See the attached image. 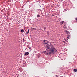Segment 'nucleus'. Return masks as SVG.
Instances as JSON below:
<instances>
[{"label": "nucleus", "instance_id": "1", "mask_svg": "<svg viewBox=\"0 0 77 77\" xmlns=\"http://www.w3.org/2000/svg\"><path fill=\"white\" fill-rule=\"evenodd\" d=\"M51 48H50L49 49H47L46 51H44V53H46V54H48V51H50V52H49L50 54H51L54 52V51L56 50V49L54 48V47L53 46V45H52L51 46Z\"/></svg>", "mask_w": 77, "mask_h": 77}, {"label": "nucleus", "instance_id": "2", "mask_svg": "<svg viewBox=\"0 0 77 77\" xmlns=\"http://www.w3.org/2000/svg\"><path fill=\"white\" fill-rule=\"evenodd\" d=\"M43 42L44 44H46V45L45 46V48L47 49H49L50 48V45L48 44L47 43H48L49 42L47 40H43Z\"/></svg>", "mask_w": 77, "mask_h": 77}, {"label": "nucleus", "instance_id": "3", "mask_svg": "<svg viewBox=\"0 0 77 77\" xmlns=\"http://www.w3.org/2000/svg\"><path fill=\"white\" fill-rule=\"evenodd\" d=\"M29 54V53L28 52H26L25 53V56H27Z\"/></svg>", "mask_w": 77, "mask_h": 77}, {"label": "nucleus", "instance_id": "4", "mask_svg": "<svg viewBox=\"0 0 77 77\" xmlns=\"http://www.w3.org/2000/svg\"><path fill=\"white\" fill-rule=\"evenodd\" d=\"M38 12L39 13V14H40V13H41V12L42 11L41 10L38 9Z\"/></svg>", "mask_w": 77, "mask_h": 77}, {"label": "nucleus", "instance_id": "5", "mask_svg": "<svg viewBox=\"0 0 77 77\" xmlns=\"http://www.w3.org/2000/svg\"><path fill=\"white\" fill-rule=\"evenodd\" d=\"M73 71L74 72H77V69H73Z\"/></svg>", "mask_w": 77, "mask_h": 77}, {"label": "nucleus", "instance_id": "6", "mask_svg": "<svg viewBox=\"0 0 77 77\" xmlns=\"http://www.w3.org/2000/svg\"><path fill=\"white\" fill-rule=\"evenodd\" d=\"M37 18H40V15H39V14H38L37 15Z\"/></svg>", "mask_w": 77, "mask_h": 77}, {"label": "nucleus", "instance_id": "7", "mask_svg": "<svg viewBox=\"0 0 77 77\" xmlns=\"http://www.w3.org/2000/svg\"><path fill=\"white\" fill-rule=\"evenodd\" d=\"M60 24H61V25L63 24V21H62L60 23Z\"/></svg>", "mask_w": 77, "mask_h": 77}, {"label": "nucleus", "instance_id": "8", "mask_svg": "<svg viewBox=\"0 0 77 77\" xmlns=\"http://www.w3.org/2000/svg\"><path fill=\"white\" fill-rule=\"evenodd\" d=\"M29 29L27 32H26V34H28V33H29Z\"/></svg>", "mask_w": 77, "mask_h": 77}, {"label": "nucleus", "instance_id": "9", "mask_svg": "<svg viewBox=\"0 0 77 77\" xmlns=\"http://www.w3.org/2000/svg\"><path fill=\"white\" fill-rule=\"evenodd\" d=\"M21 33H23V32H24V30L23 29H22L21 31Z\"/></svg>", "mask_w": 77, "mask_h": 77}, {"label": "nucleus", "instance_id": "10", "mask_svg": "<svg viewBox=\"0 0 77 77\" xmlns=\"http://www.w3.org/2000/svg\"><path fill=\"white\" fill-rule=\"evenodd\" d=\"M66 33H69V32L68 31H66Z\"/></svg>", "mask_w": 77, "mask_h": 77}, {"label": "nucleus", "instance_id": "11", "mask_svg": "<svg viewBox=\"0 0 77 77\" xmlns=\"http://www.w3.org/2000/svg\"><path fill=\"white\" fill-rule=\"evenodd\" d=\"M47 34H48V35H49V34H50V32L48 31H47Z\"/></svg>", "mask_w": 77, "mask_h": 77}, {"label": "nucleus", "instance_id": "12", "mask_svg": "<svg viewBox=\"0 0 77 77\" xmlns=\"http://www.w3.org/2000/svg\"><path fill=\"white\" fill-rule=\"evenodd\" d=\"M31 30H34V28H33L32 27H31Z\"/></svg>", "mask_w": 77, "mask_h": 77}, {"label": "nucleus", "instance_id": "13", "mask_svg": "<svg viewBox=\"0 0 77 77\" xmlns=\"http://www.w3.org/2000/svg\"><path fill=\"white\" fill-rule=\"evenodd\" d=\"M63 28L64 29H66V27H65V25L63 26Z\"/></svg>", "mask_w": 77, "mask_h": 77}, {"label": "nucleus", "instance_id": "14", "mask_svg": "<svg viewBox=\"0 0 77 77\" xmlns=\"http://www.w3.org/2000/svg\"><path fill=\"white\" fill-rule=\"evenodd\" d=\"M52 16H54V15H56V14H52Z\"/></svg>", "mask_w": 77, "mask_h": 77}, {"label": "nucleus", "instance_id": "15", "mask_svg": "<svg viewBox=\"0 0 77 77\" xmlns=\"http://www.w3.org/2000/svg\"><path fill=\"white\" fill-rule=\"evenodd\" d=\"M70 37H71L70 36H67V38H68V39H69V38H70Z\"/></svg>", "mask_w": 77, "mask_h": 77}, {"label": "nucleus", "instance_id": "16", "mask_svg": "<svg viewBox=\"0 0 77 77\" xmlns=\"http://www.w3.org/2000/svg\"><path fill=\"white\" fill-rule=\"evenodd\" d=\"M34 30H37V29L36 28H34Z\"/></svg>", "mask_w": 77, "mask_h": 77}, {"label": "nucleus", "instance_id": "17", "mask_svg": "<svg viewBox=\"0 0 77 77\" xmlns=\"http://www.w3.org/2000/svg\"><path fill=\"white\" fill-rule=\"evenodd\" d=\"M46 29V27H45L44 28V30H45Z\"/></svg>", "mask_w": 77, "mask_h": 77}, {"label": "nucleus", "instance_id": "18", "mask_svg": "<svg viewBox=\"0 0 77 77\" xmlns=\"http://www.w3.org/2000/svg\"><path fill=\"white\" fill-rule=\"evenodd\" d=\"M64 41H66V42L67 41V40H66V39L65 38L64 39Z\"/></svg>", "mask_w": 77, "mask_h": 77}, {"label": "nucleus", "instance_id": "19", "mask_svg": "<svg viewBox=\"0 0 77 77\" xmlns=\"http://www.w3.org/2000/svg\"><path fill=\"white\" fill-rule=\"evenodd\" d=\"M64 11H67V10H66V9H65Z\"/></svg>", "mask_w": 77, "mask_h": 77}, {"label": "nucleus", "instance_id": "20", "mask_svg": "<svg viewBox=\"0 0 77 77\" xmlns=\"http://www.w3.org/2000/svg\"><path fill=\"white\" fill-rule=\"evenodd\" d=\"M58 20H59V21H60V20H61V18H59Z\"/></svg>", "mask_w": 77, "mask_h": 77}, {"label": "nucleus", "instance_id": "21", "mask_svg": "<svg viewBox=\"0 0 77 77\" xmlns=\"http://www.w3.org/2000/svg\"><path fill=\"white\" fill-rule=\"evenodd\" d=\"M63 43H65V41H63Z\"/></svg>", "mask_w": 77, "mask_h": 77}, {"label": "nucleus", "instance_id": "22", "mask_svg": "<svg viewBox=\"0 0 77 77\" xmlns=\"http://www.w3.org/2000/svg\"><path fill=\"white\" fill-rule=\"evenodd\" d=\"M19 76V74H17V77H18V76Z\"/></svg>", "mask_w": 77, "mask_h": 77}, {"label": "nucleus", "instance_id": "23", "mask_svg": "<svg viewBox=\"0 0 77 77\" xmlns=\"http://www.w3.org/2000/svg\"><path fill=\"white\" fill-rule=\"evenodd\" d=\"M56 77H58V76H57V75H56Z\"/></svg>", "mask_w": 77, "mask_h": 77}, {"label": "nucleus", "instance_id": "24", "mask_svg": "<svg viewBox=\"0 0 77 77\" xmlns=\"http://www.w3.org/2000/svg\"><path fill=\"white\" fill-rule=\"evenodd\" d=\"M56 50V52H57V50H56H56Z\"/></svg>", "mask_w": 77, "mask_h": 77}, {"label": "nucleus", "instance_id": "25", "mask_svg": "<svg viewBox=\"0 0 77 77\" xmlns=\"http://www.w3.org/2000/svg\"><path fill=\"white\" fill-rule=\"evenodd\" d=\"M37 32H38L39 31V30H38V29H37Z\"/></svg>", "mask_w": 77, "mask_h": 77}, {"label": "nucleus", "instance_id": "26", "mask_svg": "<svg viewBox=\"0 0 77 77\" xmlns=\"http://www.w3.org/2000/svg\"><path fill=\"white\" fill-rule=\"evenodd\" d=\"M29 49H31V48L29 47Z\"/></svg>", "mask_w": 77, "mask_h": 77}, {"label": "nucleus", "instance_id": "27", "mask_svg": "<svg viewBox=\"0 0 77 77\" xmlns=\"http://www.w3.org/2000/svg\"><path fill=\"white\" fill-rule=\"evenodd\" d=\"M75 20H77V18H75Z\"/></svg>", "mask_w": 77, "mask_h": 77}, {"label": "nucleus", "instance_id": "28", "mask_svg": "<svg viewBox=\"0 0 77 77\" xmlns=\"http://www.w3.org/2000/svg\"><path fill=\"white\" fill-rule=\"evenodd\" d=\"M68 36H70V35H68Z\"/></svg>", "mask_w": 77, "mask_h": 77}, {"label": "nucleus", "instance_id": "29", "mask_svg": "<svg viewBox=\"0 0 77 77\" xmlns=\"http://www.w3.org/2000/svg\"><path fill=\"white\" fill-rule=\"evenodd\" d=\"M41 30L42 31V30Z\"/></svg>", "mask_w": 77, "mask_h": 77}]
</instances>
